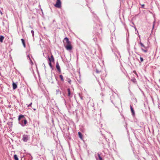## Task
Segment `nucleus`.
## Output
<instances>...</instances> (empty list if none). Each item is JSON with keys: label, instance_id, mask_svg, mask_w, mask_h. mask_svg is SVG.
<instances>
[{"label": "nucleus", "instance_id": "29", "mask_svg": "<svg viewBox=\"0 0 160 160\" xmlns=\"http://www.w3.org/2000/svg\"><path fill=\"white\" fill-rule=\"evenodd\" d=\"M159 82L160 83V79L159 80Z\"/></svg>", "mask_w": 160, "mask_h": 160}, {"label": "nucleus", "instance_id": "25", "mask_svg": "<svg viewBox=\"0 0 160 160\" xmlns=\"http://www.w3.org/2000/svg\"><path fill=\"white\" fill-rule=\"evenodd\" d=\"M49 58H52V59H53V58H54V57H53V56L52 55L50 57V58L49 57Z\"/></svg>", "mask_w": 160, "mask_h": 160}, {"label": "nucleus", "instance_id": "6", "mask_svg": "<svg viewBox=\"0 0 160 160\" xmlns=\"http://www.w3.org/2000/svg\"><path fill=\"white\" fill-rule=\"evenodd\" d=\"M12 88H13V90L16 89L17 88V85L16 84V83H14L13 81V83H12Z\"/></svg>", "mask_w": 160, "mask_h": 160}, {"label": "nucleus", "instance_id": "27", "mask_svg": "<svg viewBox=\"0 0 160 160\" xmlns=\"http://www.w3.org/2000/svg\"><path fill=\"white\" fill-rule=\"evenodd\" d=\"M0 13H1V15H2V12L1 11V12H0Z\"/></svg>", "mask_w": 160, "mask_h": 160}, {"label": "nucleus", "instance_id": "15", "mask_svg": "<svg viewBox=\"0 0 160 160\" xmlns=\"http://www.w3.org/2000/svg\"><path fill=\"white\" fill-rule=\"evenodd\" d=\"M14 159L15 160H19L18 158L16 155H14Z\"/></svg>", "mask_w": 160, "mask_h": 160}, {"label": "nucleus", "instance_id": "5", "mask_svg": "<svg viewBox=\"0 0 160 160\" xmlns=\"http://www.w3.org/2000/svg\"><path fill=\"white\" fill-rule=\"evenodd\" d=\"M56 67L57 70L59 72H61V69L58 62H57L56 64Z\"/></svg>", "mask_w": 160, "mask_h": 160}, {"label": "nucleus", "instance_id": "2", "mask_svg": "<svg viewBox=\"0 0 160 160\" xmlns=\"http://www.w3.org/2000/svg\"><path fill=\"white\" fill-rule=\"evenodd\" d=\"M55 7L58 8H60L61 7V2L60 0H57Z\"/></svg>", "mask_w": 160, "mask_h": 160}, {"label": "nucleus", "instance_id": "26", "mask_svg": "<svg viewBox=\"0 0 160 160\" xmlns=\"http://www.w3.org/2000/svg\"><path fill=\"white\" fill-rule=\"evenodd\" d=\"M68 83H71V80H68Z\"/></svg>", "mask_w": 160, "mask_h": 160}, {"label": "nucleus", "instance_id": "1", "mask_svg": "<svg viewBox=\"0 0 160 160\" xmlns=\"http://www.w3.org/2000/svg\"><path fill=\"white\" fill-rule=\"evenodd\" d=\"M63 42L64 46L67 50H71L72 49V47L71 42L69 41L67 37H66L64 38Z\"/></svg>", "mask_w": 160, "mask_h": 160}, {"label": "nucleus", "instance_id": "9", "mask_svg": "<svg viewBox=\"0 0 160 160\" xmlns=\"http://www.w3.org/2000/svg\"><path fill=\"white\" fill-rule=\"evenodd\" d=\"M27 121L26 120V119H25L23 121H22V126H24L27 123Z\"/></svg>", "mask_w": 160, "mask_h": 160}, {"label": "nucleus", "instance_id": "20", "mask_svg": "<svg viewBox=\"0 0 160 160\" xmlns=\"http://www.w3.org/2000/svg\"><path fill=\"white\" fill-rule=\"evenodd\" d=\"M141 6H142V8H144V4H141Z\"/></svg>", "mask_w": 160, "mask_h": 160}, {"label": "nucleus", "instance_id": "8", "mask_svg": "<svg viewBox=\"0 0 160 160\" xmlns=\"http://www.w3.org/2000/svg\"><path fill=\"white\" fill-rule=\"evenodd\" d=\"M130 109H131V111L132 112V115H135V112H134V110L133 108H132V106L131 105L130 106Z\"/></svg>", "mask_w": 160, "mask_h": 160}, {"label": "nucleus", "instance_id": "3", "mask_svg": "<svg viewBox=\"0 0 160 160\" xmlns=\"http://www.w3.org/2000/svg\"><path fill=\"white\" fill-rule=\"evenodd\" d=\"M140 44L141 46L143 48H142V50L145 52H148V50L147 49V48L145 47L143 44L142 42H140Z\"/></svg>", "mask_w": 160, "mask_h": 160}, {"label": "nucleus", "instance_id": "16", "mask_svg": "<svg viewBox=\"0 0 160 160\" xmlns=\"http://www.w3.org/2000/svg\"><path fill=\"white\" fill-rule=\"evenodd\" d=\"M59 77L61 80L63 81H64V79L63 78V76L62 75H61L59 76Z\"/></svg>", "mask_w": 160, "mask_h": 160}, {"label": "nucleus", "instance_id": "23", "mask_svg": "<svg viewBox=\"0 0 160 160\" xmlns=\"http://www.w3.org/2000/svg\"><path fill=\"white\" fill-rule=\"evenodd\" d=\"M32 102L31 103H30V104H29V105H28V108L29 107H31V105H32Z\"/></svg>", "mask_w": 160, "mask_h": 160}, {"label": "nucleus", "instance_id": "4", "mask_svg": "<svg viewBox=\"0 0 160 160\" xmlns=\"http://www.w3.org/2000/svg\"><path fill=\"white\" fill-rule=\"evenodd\" d=\"M28 140V136L27 135H23L22 140L24 142H27Z\"/></svg>", "mask_w": 160, "mask_h": 160}, {"label": "nucleus", "instance_id": "24", "mask_svg": "<svg viewBox=\"0 0 160 160\" xmlns=\"http://www.w3.org/2000/svg\"><path fill=\"white\" fill-rule=\"evenodd\" d=\"M133 72L137 76H138V74L135 71H133Z\"/></svg>", "mask_w": 160, "mask_h": 160}, {"label": "nucleus", "instance_id": "21", "mask_svg": "<svg viewBox=\"0 0 160 160\" xmlns=\"http://www.w3.org/2000/svg\"><path fill=\"white\" fill-rule=\"evenodd\" d=\"M31 32L32 33V36H34V31L33 30H32L31 31Z\"/></svg>", "mask_w": 160, "mask_h": 160}, {"label": "nucleus", "instance_id": "13", "mask_svg": "<svg viewBox=\"0 0 160 160\" xmlns=\"http://www.w3.org/2000/svg\"><path fill=\"white\" fill-rule=\"evenodd\" d=\"M24 116L23 115H20L19 116V117H18V120L19 121H20V119L22 118H24Z\"/></svg>", "mask_w": 160, "mask_h": 160}, {"label": "nucleus", "instance_id": "7", "mask_svg": "<svg viewBox=\"0 0 160 160\" xmlns=\"http://www.w3.org/2000/svg\"><path fill=\"white\" fill-rule=\"evenodd\" d=\"M78 134L79 137L80 138L81 140H83V137L82 134L80 132H78Z\"/></svg>", "mask_w": 160, "mask_h": 160}, {"label": "nucleus", "instance_id": "28", "mask_svg": "<svg viewBox=\"0 0 160 160\" xmlns=\"http://www.w3.org/2000/svg\"><path fill=\"white\" fill-rule=\"evenodd\" d=\"M33 109L34 111L36 110V109L35 108H33Z\"/></svg>", "mask_w": 160, "mask_h": 160}, {"label": "nucleus", "instance_id": "11", "mask_svg": "<svg viewBox=\"0 0 160 160\" xmlns=\"http://www.w3.org/2000/svg\"><path fill=\"white\" fill-rule=\"evenodd\" d=\"M21 40L22 41V44H23V47L24 48H25L26 45H25L24 40L23 39H21Z\"/></svg>", "mask_w": 160, "mask_h": 160}, {"label": "nucleus", "instance_id": "22", "mask_svg": "<svg viewBox=\"0 0 160 160\" xmlns=\"http://www.w3.org/2000/svg\"><path fill=\"white\" fill-rule=\"evenodd\" d=\"M140 59L141 62H142L143 61V58H142V57H140Z\"/></svg>", "mask_w": 160, "mask_h": 160}, {"label": "nucleus", "instance_id": "10", "mask_svg": "<svg viewBox=\"0 0 160 160\" xmlns=\"http://www.w3.org/2000/svg\"><path fill=\"white\" fill-rule=\"evenodd\" d=\"M48 60L49 61V62H54V58H49V57H48Z\"/></svg>", "mask_w": 160, "mask_h": 160}, {"label": "nucleus", "instance_id": "14", "mask_svg": "<svg viewBox=\"0 0 160 160\" xmlns=\"http://www.w3.org/2000/svg\"><path fill=\"white\" fill-rule=\"evenodd\" d=\"M68 96H70L71 94L70 90V88H68Z\"/></svg>", "mask_w": 160, "mask_h": 160}, {"label": "nucleus", "instance_id": "17", "mask_svg": "<svg viewBox=\"0 0 160 160\" xmlns=\"http://www.w3.org/2000/svg\"><path fill=\"white\" fill-rule=\"evenodd\" d=\"M98 158H99V160H103L102 159V158L100 156V155L99 153L98 154Z\"/></svg>", "mask_w": 160, "mask_h": 160}, {"label": "nucleus", "instance_id": "12", "mask_svg": "<svg viewBox=\"0 0 160 160\" xmlns=\"http://www.w3.org/2000/svg\"><path fill=\"white\" fill-rule=\"evenodd\" d=\"M4 38V37L2 36H0V42H3Z\"/></svg>", "mask_w": 160, "mask_h": 160}, {"label": "nucleus", "instance_id": "18", "mask_svg": "<svg viewBox=\"0 0 160 160\" xmlns=\"http://www.w3.org/2000/svg\"><path fill=\"white\" fill-rule=\"evenodd\" d=\"M49 64L50 66V67L52 68V65L51 62H49Z\"/></svg>", "mask_w": 160, "mask_h": 160}, {"label": "nucleus", "instance_id": "19", "mask_svg": "<svg viewBox=\"0 0 160 160\" xmlns=\"http://www.w3.org/2000/svg\"><path fill=\"white\" fill-rule=\"evenodd\" d=\"M57 94H58L59 93H60V91L59 89L57 90Z\"/></svg>", "mask_w": 160, "mask_h": 160}]
</instances>
